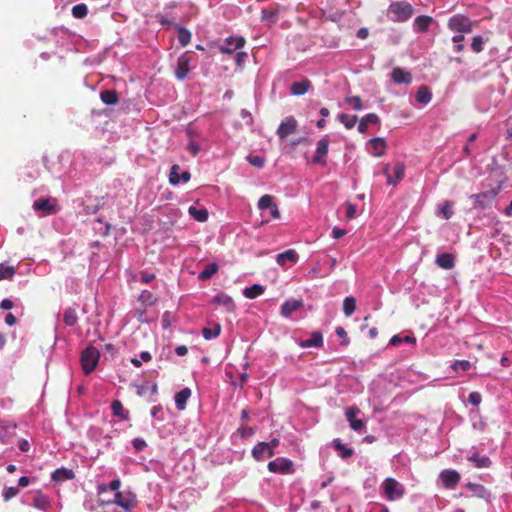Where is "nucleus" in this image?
<instances>
[{"instance_id": "1", "label": "nucleus", "mask_w": 512, "mask_h": 512, "mask_svg": "<svg viewBox=\"0 0 512 512\" xmlns=\"http://www.w3.org/2000/svg\"><path fill=\"white\" fill-rule=\"evenodd\" d=\"M381 490L384 498L389 502L402 499L406 493L404 485L392 477H388L382 482Z\"/></svg>"}, {"instance_id": "2", "label": "nucleus", "mask_w": 512, "mask_h": 512, "mask_svg": "<svg viewBox=\"0 0 512 512\" xmlns=\"http://www.w3.org/2000/svg\"><path fill=\"white\" fill-rule=\"evenodd\" d=\"M413 7L407 2H393L388 8V16L393 22H404L413 15Z\"/></svg>"}, {"instance_id": "3", "label": "nucleus", "mask_w": 512, "mask_h": 512, "mask_svg": "<svg viewBox=\"0 0 512 512\" xmlns=\"http://www.w3.org/2000/svg\"><path fill=\"white\" fill-rule=\"evenodd\" d=\"M100 358L99 351L93 347H87L81 354L82 369L86 375L90 374L97 366Z\"/></svg>"}, {"instance_id": "4", "label": "nucleus", "mask_w": 512, "mask_h": 512, "mask_svg": "<svg viewBox=\"0 0 512 512\" xmlns=\"http://www.w3.org/2000/svg\"><path fill=\"white\" fill-rule=\"evenodd\" d=\"M500 189L501 187L498 186L497 188L472 195L471 198L474 199V206L482 209L490 207L499 194Z\"/></svg>"}, {"instance_id": "5", "label": "nucleus", "mask_w": 512, "mask_h": 512, "mask_svg": "<svg viewBox=\"0 0 512 512\" xmlns=\"http://www.w3.org/2000/svg\"><path fill=\"white\" fill-rule=\"evenodd\" d=\"M268 470L272 473L279 474H292L294 473L293 462L287 458H277L270 461L267 466Z\"/></svg>"}, {"instance_id": "6", "label": "nucleus", "mask_w": 512, "mask_h": 512, "mask_svg": "<svg viewBox=\"0 0 512 512\" xmlns=\"http://www.w3.org/2000/svg\"><path fill=\"white\" fill-rule=\"evenodd\" d=\"M383 174L387 178L389 185H396L405 175V165L402 162H397L393 168V176L390 174V165L386 164L383 168Z\"/></svg>"}, {"instance_id": "7", "label": "nucleus", "mask_w": 512, "mask_h": 512, "mask_svg": "<svg viewBox=\"0 0 512 512\" xmlns=\"http://www.w3.org/2000/svg\"><path fill=\"white\" fill-rule=\"evenodd\" d=\"M448 27L452 31L459 33L470 32L472 30V24L469 18L463 15H455L449 19Z\"/></svg>"}, {"instance_id": "8", "label": "nucleus", "mask_w": 512, "mask_h": 512, "mask_svg": "<svg viewBox=\"0 0 512 512\" xmlns=\"http://www.w3.org/2000/svg\"><path fill=\"white\" fill-rule=\"evenodd\" d=\"M329 151V141L326 137L320 139L317 143L315 155L312 158V163L325 166L327 164L325 156Z\"/></svg>"}, {"instance_id": "9", "label": "nucleus", "mask_w": 512, "mask_h": 512, "mask_svg": "<svg viewBox=\"0 0 512 512\" xmlns=\"http://www.w3.org/2000/svg\"><path fill=\"white\" fill-rule=\"evenodd\" d=\"M297 130V121L294 117H286L277 129V135L280 139H285Z\"/></svg>"}, {"instance_id": "10", "label": "nucleus", "mask_w": 512, "mask_h": 512, "mask_svg": "<svg viewBox=\"0 0 512 512\" xmlns=\"http://www.w3.org/2000/svg\"><path fill=\"white\" fill-rule=\"evenodd\" d=\"M190 72V57L187 53L182 54L177 60L175 76L178 80H184Z\"/></svg>"}, {"instance_id": "11", "label": "nucleus", "mask_w": 512, "mask_h": 512, "mask_svg": "<svg viewBox=\"0 0 512 512\" xmlns=\"http://www.w3.org/2000/svg\"><path fill=\"white\" fill-rule=\"evenodd\" d=\"M35 211H43L45 215H52L57 212L56 201L52 203L50 198H40L33 203Z\"/></svg>"}, {"instance_id": "12", "label": "nucleus", "mask_w": 512, "mask_h": 512, "mask_svg": "<svg viewBox=\"0 0 512 512\" xmlns=\"http://www.w3.org/2000/svg\"><path fill=\"white\" fill-rule=\"evenodd\" d=\"M180 167L178 164L172 165L169 173V182L172 185H178L180 181L188 182L191 178L189 171H184L179 174Z\"/></svg>"}, {"instance_id": "13", "label": "nucleus", "mask_w": 512, "mask_h": 512, "mask_svg": "<svg viewBox=\"0 0 512 512\" xmlns=\"http://www.w3.org/2000/svg\"><path fill=\"white\" fill-rule=\"evenodd\" d=\"M246 41L243 37H228L226 39L227 46H221L220 52L223 54H231L235 50L242 48L245 45Z\"/></svg>"}, {"instance_id": "14", "label": "nucleus", "mask_w": 512, "mask_h": 512, "mask_svg": "<svg viewBox=\"0 0 512 512\" xmlns=\"http://www.w3.org/2000/svg\"><path fill=\"white\" fill-rule=\"evenodd\" d=\"M274 454V451L269 449L267 442H259L252 449V456L257 461H261L265 457L271 458L274 456Z\"/></svg>"}, {"instance_id": "15", "label": "nucleus", "mask_w": 512, "mask_h": 512, "mask_svg": "<svg viewBox=\"0 0 512 512\" xmlns=\"http://www.w3.org/2000/svg\"><path fill=\"white\" fill-rule=\"evenodd\" d=\"M440 478L443 482V485L446 488L453 489L460 481V475L458 472L454 470H444L440 474Z\"/></svg>"}, {"instance_id": "16", "label": "nucleus", "mask_w": 512, "mask_h": 512, "mask_svg": "<svg viewBox=\"0 0 512 512\" xmlns=\"http://www.w3.org/2000/svg\"><path fill=\"white\" fill-rule=\"evenodd\" d=\"M311 88V81L305 78L299 82L292 83L290 87V93L294 96H301L307 93Z\"/></svg>"}, {"instance_id": "17", "label": "nucleus", "mask_w": 512, "mask_h": 512, "mask_svg": "<svg viewBox=\"0 0 512 512\" xmlns=\"http://www.w3.org/2000/svg\"><path fill=\"white\" fill-rule=\"evenodd\" d=\"M391 78L396 84H409L412 82L411 73L400 67H396L392 70Z\"/></svg>"}, {"instance_id": "18", "label": "nucleus", "mask_w": 512, "mask_h": 512, "mask_svg": "<svg viewBox=\"0 0 512 512\" xmlns=\"http://www.w3.org/2000/svg\"><path fill=\"white\" fill-rule=\"evenodd\" d=\"M113 502L126 511L131 510L135 505L134 499L130 495H123L121 492H116Z\"/></svg>"}, {"instance_id": "19", "label": "nucleus", "mask_w": 512, "mask_h": 512, "mask_svg": "<svg viewBox=\"0 0 512 512\" xmlns=\"http://www.w3.org/2000/svg\"><path fill=\"white\" fill-rule=\"evenodd\" d=\"M74 477H75V474H74L73 470L65 468V467L56 469L51 475V478L55 482H64L66 480H71Z\"/></svg>"}, {"instance_id": "20", "label": "nucleus", "mask_w": 512, "mask_h": 512, "mask_svg": "<svg viewBox=\"0 0 512 512\" xmlns=\"http://www.w3.org/2000/svg\"><path fill=\"white\" fill-rule=\"evenodd\" d=\"M302 306H303L302 300L286 301L281 306V314L284 317H290L293 312L300 309Z\"/></svg>"}, {"instance_id": "21", "label": "nucleus", "mask_w": 512, "mask_h": 512, "mask_svg": "<svg viewBox=\"0 0 512 512\" xmlns=\"http://www.w3.org/2000/svg\"><path fill=\"white\" fill-rule=\"evenodd\" d=\"M299 346L302 348L322 347L323 346V336L320 332L315 331L311 334L310 339L302 340L299 343Z\"/></svg>"}, {"instance_id": "22", "label": "nucleus", "mask_w": 512, "mask_h": 512, "mask_svg": "<svg viewBox=\"0 0 512 512\" xmlns=\"http://www.w3.org/2000/svg\"><path fill=\"white\" fill-rule=\"evenodd\" d=\"M298 254L296 253L295 250L293 249H289L285 252H282L280 254L277 255V258H276V262L278 265L280 266H284L287 261L291 262V263H296L298 261Z\"/></svg>"}, {"instance_id": "23", "label": "nucleus", "mask_w": 512, "mask_h": 512, "mask_svg": "<svg viewBox=\"0 0 512 512\" xmlns=\"http://www.w3.org/2000/svg\"><path fill=\"white\" fill-rule=\"evenodd\" d=\"M436 264L446 270H450L455 266V258L450 253H443L437 256Z\"/></svg>"}, {"instance_id": "24", "label": "nucleus", "mask_w": 512, "mask_h": 512, "mask_svg": "<svg viewBox=\"0 0 512 512\" xmlns=\"http://www.w3.org/2000/svg\"><path fill=\"white\" fill-rule=\"evenodd\" d=\"M370 145L372 148V154L375 157H381L385 154L386 151V142L383 138H373L370 140Z\"/></svg>"}, {"instance_id": "25", "label": "nucleus", "mask_w": 512, "mask_h": 512, "mask_svg": "<svg viewBox=\"0 0 512 512\" xmlns=\"http://www.w3.org/2000/svg\"><path fill=\"white\" fill-rule=\"evenodd\" d=\"M380 122V118L375 113H369L364 116L358 125V131L362 134L367 132V128L369 124H378Z\"/></svg>"}, {"instance_id": "26", "label": "nucleus", "mask_w": 512, "mask_h": 512, "mask_svg": "<svg viewBox=\"0 0 512 512\" xmlns=\"http://www.w3.org/2000/svg\"><path fill=\"white\" fill-rule=\"evenodd\" d=\"M191 396V390L189 388H183L175 395V404L178 410L182 411L186 407V403Z\"/></svg>"}, {"instance_id": "27", "label": "nucleus", "mask_w": 512, "mask_h": 512, "mask_svg": "<svg viewBox=\"0 0 512 512\" xmlns=\"http://www.w3.org/2000/svg\"><path fill=\"white\" fill-rule=\"evenodd\" d=\"M432 21V17L427 15H421L416 17V19L414 20V26L417 32L425 33L428 30L429 25L432 23Z\"/></svg>"}, {"instance_id": "28", "label": "nucleus", "mask_w": 512, "mask_h": 512, "mask_svg": "<svg viewBox=\"0 0 512 512\" xmlns=\"http://www.w3.org/2000/svg\"><path fill=\"white\" fill-rule=\"evenodd\" d=\"M100 99L107 105H115L119 101L118 93L115 90H103L100 92Z\"/></svg>"}, {"instance_id": "29", "label": "nucleus", "mask_w": 512, "mask_h": 512, "mask_svg": "<svg viewBox=\"0 0 512 512\" xmlns=\"http://www.w3.org/2000/svg\"><path fill=\"white\" fill-rule=\"evenodd\" d=\"M112 413L114 416L119 417L121 420H127L129 412L124 408L119 400H114L111 404Z\"/></svg>"}, {"instance_id": "30", "label": "nucleus", "mask_w": 512, "mask_h": 512, "mask_svg": "<svg viewBox=\"0 0 512 512\" xmlns=\"http://www.w3.org/2000/svg\"><path fill=\"white\" fill-rule=\"evenodd\" d=\"M214 302L224 306L228 312L234 311L235 304L232 298L226 294H218L214 298Z\"/></svg>"}, {"instance_id": "31", "label": "nucleus", "mask_w": 512, "mask_h": 512, "mask_svg": "<svg viewBox=\"0 0 512 512\" xmlns=\"http://www.w3.org/2000/svg\"><path fill=\"white\" fill-rule=\"evenodd\" d=\"M468 459L476 468H486L491 464V461L488 457L480 456L477 453H473L471 456H469Z\"/></svg>"}, {"instance_id": "32", "label": "nucleus", "mask_w": 512, "mask_h": 512, "mask_svg": "<svg viewBox=\"0 0 512 512\" xmlns=\"http://www.w3.org/2000/svg\"><path fill=\"white\" fill-rule=\"evenodd\" d=\"M431 99L432 93L430 89L427 86H420L416 94V100L421 104H427Z\"/></svg>"}, {"instance_id": "33", "label": "nucleus", "mask_w": 512, "mask_h": 512, "mask_svg": "<svg viewBox=\"0 0 512 512\" xmlns=\"http://www.w3.org/2000/svg\"><path fill=\"white\" fill-rule=\"evenodd\" d=\"M264 293V287L259 284H254L244 289L243 294L246 298L255 299Z\"/></svg>"}, {"instance_id": "34", "label": "nucleus", "mask_w": 512, "mask_h": 512, "mask_svg": "<svg viewBox=\"0 0 512 512\" xmlns=\"http://www.w3.org/2000/svg\"><path fill=\"white\" fill-rule=\"evenodd\" d=\"M334 448L338 451L339 455L343 459H347L353 455V449L348 448L344 444H342L340 439H335L333 441Z\"/></svg>"}, {"instance_id": "35", "label": "nucleus", "mask_w": 512, "mask_h": 512, "mask_svg": "<svg viewBox=\"0 0 512 512\" xmlns=\"http://www.w3.org/2000/svg\"><path fill=\"white\" fill-rule=\"evenodd\" d=\"M63 321L67 326H75L78 322L76 310L74 308H67L63 313Z\"/></svg>"}, {"instance_id": "36", "label": "nucleus", "mask_w": 512, "mask_h": 512, "mask_svg": "<svg viewBox=\"0 0 512 512\" xmlns=\"http://www.w3.org/2000/svg\"><path fill=\"white\" fill-rule=\"evenodd\" d=\"M16 274V269L14 266L5 265L0 263V281L2 280H12Z\"/></svg>"}, {"instance_id": "37", "label": "nucleus", "mask_w": 512, "mask_h": 512, "mask_svg": "<svg viewBox=\"0 0 512 512\" xmlns=\"http://www.w3.org/2000/svg\"><path fill=\"white\" fill-rule=\"evenodd\" d=\"M221 326L215 323L212 328L204 327L202 329V335L206 340L217 338L220 335Z\"/></svg>"}, {"instance_id": "38", "label": "nucleus", "mask_w": 512, "mask_h": 512, "mask_svg": "<svg viewBox=\"0 0 512 512\" xmlns=\"http://www.w3.org/2000/svg\"><path fill=\"white\" fill-rule=\"evenodd\" d=\"M188 212L195 220L199 222H205L208 219L207 209H197L194 206H190Z\"/></svg>"}, {"instance_id": "39", "label": "nucleus", "mask_w": 512, "mask_h": 512, "mask_svg": "<svg viewBox=\"0 0 512 512\" xmlns=\"http://www.w3.org/2000/svg\"><path fill=\"white\" fill-rule=\"evenodd\" d=\"M178 30V41L181 46H187L191 41V33L188 29L184 27L177 26Z\"/></svg>"}, {"instance_id": "40", "label": "nucleus", "mask_w": 512, "mask_h": 512, "mask_svg": "<svg viewBox=\"0 0 512 512\" xmlns=\"http://www.w3.org/2000/svg\"><path fill=\"white\" fill-rule=\"evenodd\" d=\"M338 119L347 129H352L358 121L357 116L345 113L340 114Z\"/></svg>"}, {"instance_id": "41", "label": "nucleus", "mask_w": 512, "mask_h": 512, "mask_svg": "<svg viewBox=\"0 0 512 512\" xmlns=\"http://www.w3.org/2000/svg\"><path fill=\"white\" fill-rule=\"evenodd\" d=\"M218 271V265L215 263L208 264L200 273V280L210 279Z\"/></svg>"}, {"instance_id": "42", "label": "nucleus", "mask_w": 512, "mask_h": 512, "mask_svg": "<svg viewBox=\"0 0 512 512\" xmlns=\"http://www.w3.org/2000/svg\"><path fill=\"white\" fill-rule=\"evenodd\" d=\"M356 309V300L354 297H346L343 301V311L346 316H351Z\"/></svg>"}, {"instance_id": "43", "label": "nucleus", "mask_w": 512, "mask_h": 512, "mask_svg": "<svg viewBox=\"0 0 512 512\" xmlns=\"http://www.w3.org/2000/svg\"><path fill=\"white\" fill-rule=\"evenodd\" d=\"M156 300L154 294L148 290H143L139 295V301L148 306L153 305Z\"/></svg>"}, {"instance_id": "44", "label": "nucleus", "mask_w": 512, "mask_h": 512, "mask_svg": "<svg viewBox=\"0 0 512 512\" xmlns=\"http://www.w3.org/2000/svg\"><path fill=\"white\" fill-rule=\"evenodd\" d=\"M88 14V8L85 4H77L72 8V15L77 19H82Z\"/></svg>"}, {"instance_id": "45", "label": "nucleus", "mask_w": 512, "mask_h": 512, "mask_svg": "<svg viewBox=\"0 0 512 512\" xmlns=\"http://www.w3.org/2000/svg\"><path fill=\"white\" fill-rule=\"evenodd\" d=\"M273 205V197L271 195H263L258 201V208L260 210L270 209Z\"/></svg>"}, {"instance_id": "46", "label": "nucleus", "mask_w": 512, "mask_h": 512, "mask_svg": "<svg viewBox=\"0 0 512 512\" xmlns=\"http://www.w3.org/2000/svg\"><path fill=\"white\" fill-rule=\"evenodd\" d=\"M49 504H50L49 499L45 495L40 494V495L34 497V505H35V507H37L39 509L46 510L48 508Z\"/></svg>"}, {"instance_id": "47", "label": "nucleus", "mask_w": 512, "mask_h": 512, "mask_svg": "<svg viewBox=\"0 0 512 512\" xmlns=\"http://www.w3.org/2000/svg\"><path fill=\"white\" fill-rule=\"evenodd\" d=\"M451 367L454 371H468L471 368V363L468 360H456Z\"/></svg>"}, {"instance_id": "48", "label": "nucleus", "mask_w": 512, "mask_h": 512, "mask_svg": "<svg viewBox=\"0 0 512 512\" xmlns=\"http://www.w3.org/2000/svg\"><path fill=\"white\" fill-rule=\"evenodd\" d=\"M346 102L350 104L354 110L360 111L363 109L362 100L359 96L347 97Z\"/></svg>"}, {"instance_id": "49", "label": "nucleus", "mask_w": 512, "mask_h": 512, "mask_svg": "<svg viewBox=\"0 0 512 512\" xmlns=\"http://www.w3.org/2000/svg\"><path fill=\"white\" fill-rule=\"evenodd\" d=\"M248 162L258 168H262L264 166L265 160L263 157L258 155H250L247 157Z\"/></svg>"}, {"instance_id": "50", "label": "nucleus", "mask_w": 512, "mask_h": 512, "mask_svg": "<svg viewBox=\"0 0 512 512\" xmlns=\"http://www.w3.org/2000/svg\"><path fill=\"white\" fill-rule=\"evenodd\" d=\"M471 48L476 53H479L483 50V39L481 36H475L473 38Z\"/></svg>"}, {"instance_id": "51", "label": "nucleus", "mask_w": 512, "mask_h": 512, "mask_svg": "<svg viewBox=\"0 0 512 512\" xmlns=\"http://www.w3.org/2000/svg\"><path fill=\"white\" fill-rule=\"evenodd\" d=\"M441 213L445 219H450L453 215V211L451 209V203L449 201H445L441 206Z\"/></svg>"}, {"instance_id": "52", "label": "nucleus", "mask_w": 512, "mask_h": 512, "mask_svg": "<svg viewBox=\"0 0 512 512\" xmlns=\"http://www.w3.org/2000/svg\"><path fill=\"white\" fill-rule=\"evenodd\" d=\"M482 397L478 392H471L468 396V402L473 406H478L481 403Z\"/></svg>"}, {"instance_id": "53", "label": "nucleus", "mask_w": 512, "mask_h": 512, "mask_svg": "<svg viewBox=\"0 0 512 512\" xmlns=\"http://www.w3.org/2000/svg\"><path fill=\"white\" fill-rule=\"evenodd\" d=\"M19 493V489L17 487H8L4 489L3 496L4 499L10 500L11 498L15 497Z\"/></svg>"}, {"instance_id": "54", "label": "nucleus", "mask_w": 512, "mask_h": 512, "mask_svg": "<svg viewBox=\"0 0 512 512\" xmlns=\"http://www.w3.org/2000/svg\"><path fill=\"white\" fill-rule=\"evenodd\" d=\"M359 413V409L357 407H349L345 411V416L347 421L350 423L354 419H356V415Z\"/></svg>"}, {"instance_id": "55", "label": "nucleus", "mask_w": 512, "mask_h": 512, "mask_svg": "<svg viewBox=\"0 0 512 512\" xmlns=\"http://www.w3.org/2000/svg\"><path fill=\"white\" fill-rule=\"evenodd\" d=\"M356 206L352 203H346V217L348 219H353L356 216Z\"/></svg>"}, {"instance_id": "56", "label": "nucleus", "mask_w": 512, "mask_h": 512, "mask_svg": "<svg viewBox=\"0 0 512 512\" xmlns=\"http://www.w3.org/2000/svg\"><path fill=\"white\" fill-rule=\"evenodd\" d=\"M336 334L343 339L342 341V344L343 345H347L349 343V338H348V335H347V332L345 331V329L341 326L337 327L336 328Z\"/></svg>"}, {"instance_id": "57", "label": "nucleus", "mask_w": 512, "mask_h": 512, "mask_svg": "<svg viewBox=\"0 0 512 512\" xmlns=\"http://www.w3.org/2000/svg\"><path fill=\"white\" fill-rule=\"evenodd\" d=\"M350 427L354 430V431H360L364 428L365 426V423L363 420L361 419H354L353 421H351L350 423Z\"/></svg>"}, {"instance_id": "58", "label": "nucleus", "mask_w": 512, "mask_h": 512, "mask_svg": "<svg viewBox=\"0 0 512 512\" xmlns=\"http://www.w3.org/2000/svg\"><path fill=\"white\" fill-rule=\"evenodd\" d=\"M237 432L241 435V437H249L254 434V429L252 427H239Z\"/></svg>"}, {"instance_id": "59", "label": "nucleus", "mask_w": 512, "mask_h": 512, "mask_svg": "<svg viewBox=\"0 0 512 512\" xmlns=\"http://www.w3.org/2000/svg\"><path fill=\"white\" fill-rule=\"evenodd\" d=\"M147 446L145 440L141 438H135L133 440V447L136 451H141Z\"/></svg>"}, {"instance_id": "60", "label": "nucleus", "mask_w": 512, "mask_h": 512, "mask_svg": "<svg viewBox=\"0 0 512 512\" xmlns=\"http://www.w3.org/2000/svg\"><path fill=\"white\" fill-rule=\"evenodd\" d=\"M154 279H155V275L153 273H150L147 271H143L141 273V281L143 283H149V282L153 281Z\"/></svg>"}, {"instance_id": "61", "label": "nucleus", "mask_w": 512, "mask_h": 512, "mask_svg": "<svg viewBox=\"0 0 512 512\" xmlns=\"http://www.w3.org/2000/svg\"><path fill=\"white\" fill-rule=\"evenodd\" d=\"M345 234H346V230L338 228V227H334L332 230V235H333V238H335V239H340Z\"/></svg>"}, {"instance_id": "62", "label": "nucleus", "mask_w": 512, "mask_h": 512, "mask_svg": "<svg viewBox=\"0 0 512 512\" xmlns=\"http://www.w3.org/2000/svg\"><path fill=\"white\" fill-rule=\"evenodd\" d=\"M276 17V13L274 11L263 10L262 11V20H274Z\"/></svg>"}, {"instance_id": "63", "label": "nucleus", "mask_w": 512, "mask_h": 512, "mask_svg": "<svg viewBox=\"0 0 512 512\" xmlns=\"http://www.w3.org/2000/svg\"><path fill=\"white\" fill-rule=\"evenodd\" d=\"M14 307V303L10 299H4L0 302V308L10 310Z\"/></svg>"}, {"instance_id": "64", "label": "nucleus", "mask_w": 512, "mask_h": 512, "mask_svg": "<svg viewBox=\"0 0 512 512\" xmlns=\"http://www.w3.org/2000/svg\"><path fill=\"white\" fill-rule=\"evenodd\" d=\"M18 447H19L20 451L28 452L30 449V443L25 439H21L18 443Z\"/></svg>"}]
</instances>
